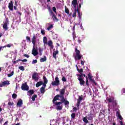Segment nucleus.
<instances>
[{
  "mask_svg": "<svg viewBox=\"0 0 125 125\" xmlns=\"http://www.w3.org/2000/svg\"><path fill=\"white\" fill-rule=\"evenodd\" d=\"M77 12L79 18L82 19V14H81V12H80V10L79 9V5L77 6Z\"/></svg>",
  "mask_w": 125,
  "mask_h": 125,
  "instance_id": "24",
  "label": "nucleus"
},
{
  "mask_svg": "<svg viewBox=\"0 0 125 125\" xmlns=\"http://www.w3.org/2000/svg\"><path fill=\"white\" fill-rule=\"evenodd\" d=\"M93 76H92L91 75H90V73H89L88 74V78L90 81V82H91V83H95V85H96V83L95 82V81H94V79H93L92 78Z\"/></svg>",
  "mask_w": 125,
  "mask_h": 125,
  "instance_id": "11",
  "label": "nucleus"
},
{
  "mask_svg": "<svg viewBox=\"0 0 125 125\" xmlns=\"http://www.w3.org/2000/svg\"><path fill=\"white\" fill-rule=\"evenodd\" d=\"M22 105H23V101H22V100H20L17 104V106L20 108L21 107H22Z\"/></svg>",
  "mask_w": 125,
  "mask_h": 125,
  "instance_id": "18",
  "label": "nucleus"
},
{
  "mask_svg": "<svg viewBox=\"0 0 125 125\" xmlns=\"http://www.w3.org/2000/svg\"><path fill=\"white\" fill-rule=\"evenodd\" d=\"M17 13L18 14H19V15H20V16H21V15H22V13H21V12H17Z\"/></svg>",
  "mask_w": 125,
  "mask_h": 125,
  "instance_id": "61",
  "label": "nucleus"
},
{
  "mask_svg": "<svg viewBox=\"0 0 125 125\" xmlns=\"http://www.w3.org/2000/svg\"><path fill=\"white\" fill-rule=\"evenodd\" d=\"M65 12L67 13V14H69L70 13V11H69V9L67 8V7L65 6Z\"/></svg>",
  "mask_w": 125,
  "mask_h": 125,
  "instance_id": "39",
  "label": "nucleus"
},
{
  "mask_svg": "<svg viewBox=\"0 0 125 125\" xmlns=\"http://www.w3.org/2000/svg\"><path fill=\"white\" fill-rule=\"evenodd\" d=\"M13 75H14V71H13L11 72L10 74H8L7 76H8V78H10V77H12V76H13Z\"/></svg>",
  "mask_w": 125,
  "mask_h": 125,
  "instance_id": "36",
  "label": "nucleus"
},
{
  "mask_svg": "<svg viewBox=\"0 0 125 125\" xmlns=\"http://www.w3.org/2000/svg\"><path fill=\"white\" fill-rule=\"evenodd\" d=\"M43 42L44 44H47V38H46V37H43Z\"/></svg>",
  "mask_w": 125,
  "mask_h": 125,
  "instance_id": "29",
  "label": "nucleus"
},
{
  "mask_svg": "<svg viewBox=\"0 0 125 125\" xmlns=\"http://www.w3.org/2000/svg\"><path fill=\"white\" fill-rule=\"evenodd\" d=\"M52 17L53 18V21H56V22L59 21V20H58V19H57V18L56 17V16H55V15L54 14H53V16Z\"/></svg>",
  "mask_w": 125,
  "mask_h": 125,
  "instance_id": "27",
  "label": "nucleus"
},
{
  "mask_svg": "<svg viewBox=\"0 0 125 125\" xmlns=\"http://www.w3.org/2000/svg\"><path fill=\"white\" fill-rule=\"evenodd\" d=\"M60 97V95L59 94H58V95H56L54 99H53V104H55H55L56 103V102H55L56 101H57V100H59V98Z\"/></svg>",
  "mask_w": 125,
  "mask_h": 125,
  "instance_id": "13",
  "label": "nucleus"
},
{
  "mask_svg": "<svg viewBox=\"0 0 125 125\" xmlns=\"http://www.w3.org/2000/svg\"><path fill=\"white\" fill-rule=\"evenodd\" d=\"M20 61H22V62H27V59H25L23 60H21Z\"/></svg>",
  "mask_w": 125,
  "mask_h": 125,
  "instance_id": "56",
  "label": "nucleus"
},
{
  "mask_svg": "<svg viewBox=\"0 0 125 125\" xmlns=\"http://www.w3.org/2000/svg\"><path fill=\"white\" fill-rule=\"evenodd\" d=\"M77 110H78V108H77V107H74L73 108V112H75V111H77Z\"/></svg>",
  "mask_w": 125,
  "mask_h": 125,
  "instance_id": "57",
  "label": "nucleus"
},
{
  "mask_svg": "<svg viewBox=\"0 0 125 125\" xmlns=\"http://www.w3.org/2000/svg\"><path fill=\"white\" fill-rule=\"evenodd\" d=\"M75 52L76 53V55L74 56L75 60H81L83 58V55L81 54V51L78 50V48H76Z\"/></svg>",
  "mask_w": 125,
  "mask_h": 125,
  "instance_id": "2",
  "label": "nucleus"
},
{
  "mask_svg": "<svg viewBox=\"0 0 125 125\" xmlns=\"http://www.w3.org/2000/svg\"><path fill=\"white\" fill-rule=\"evenodd\" d=\"M60 98H61V102H56L55 103V105L56 106V109L57 111H61V110H62V109L63 108V106L61 105V104H62V103H63V102H65V101H66V100H65L64 96L60 95Z\"/></svg>",
  "mask_w": 125,
  "mask_h": 125,
  "instance_id": "1",
  "label": "nucleus"
},
{
  "mask_svg": "<svg viewBox=\"0 0 125 125\" xmlns=\"http://www.w3.org/2000/svg\"><path fill=\"white\" fill-rule=\"evenodd\" d=\"M47 44H48V46H49L52 49L53 48V42H52V41H49Z\"/></svg>",
  "mask_w": 125,
  "mask_h": 125,
  "instance_id": "19",
  "label": "nucleus"
},
{
  "mask_svg": "<svg viewBox=\"0 0 125 125\" xmlns=\"http://www.w3.org/2000/svg\"><path fill=\"white\" fill-rule=\"evenodd\" d=\"M52 10L55 12V13H56V8L55 7H53L52 8Z\"/></svg>",
  "mask_w": 125,
  "mask_h": 125,
  "instance_id": "52",
  "label": "nucleus"
},
{
  "mask_svg": "<svg viewBox=\"0 0 125 125\" xmlns=\"http://www.w3.org/2000/svg\"><path fill=\"white\" fill-rule=\"evenodd\" d=\"M46 83H43L42 85H43L44 87H46Z\"/></svg>",
  "mask_w": 125,
  "mask_h": 125,
  "instance_id": "63",
  "label": "nucleus"
},
{
  "mask_svg": "<svg viewBox=\"0 0 125 125\" xmlns=\"http://www.w3.org/2000/svg\"><path fill=\"white\" fill-rule=\"evenodd\" d=\"M65 91H66V87H64L63 88L60 90V96H64V94H65Z\"/></svg>",
  "mask_w": 125,
  "mask_h": 125,
  "instance_id": "17",
  "label": "nucleus"
},
{
  "mask_svg": "<svg viewBox=\"0 0 125 125\" xmlns=\"http://www.w3.org/2000/svg\"><path fill=\"white\" fill-rule=\"evenodd\" d=\"M8 124V121H6L4 123V124H3V125H7V124Z\"/></svg>",
  "mask_w": 125,
  "mask_h": 125,
  "instance_id": "64",
  "label": "nucleus"
},
{
  "mask_svg": "<svg viewBox=\"0 0 125 125\" xmlns=\"http://www.w3.org/2000/svg\"><path fill=\"white\" fill-rule=\"evenodd\" d=\"M71 4L74 6L75 10L78 11V8H77V4H78V0H73Z\"/></svg>",
  "mask_w": 125,
  "mask_h": 125,
  "instance_id": "7",
  "label": "nucleus"
},
{
  "mask_svg": "<svg viewBox=\"0 0 125 125\" xmlns=\"http://www.w3.org/2000/svg\"><path fill=\"white\" fill-rule=\"evenodd\" d=\"M8 105H9V106H13V105H14V103L13 102H8Z\"/></svg>",
  "mask_w": 125,
  "mask_h": 125,
  "instance_id": "47",
  "label": "nucleus"
},
{
  "mask_svg": "<svg viewBox=\"0 0 125 125\" xmlns=\"http://www.w3.org/2000/svg\"><path fill=\"white\" fill-rule=\"evenodd\" d=\"M9 84H10V83H9V81H4V82L0 83V87H2L3 86H4L6 85H8Z\"/></svg>",
  "mask_w": 125,
  "mask_h": 125,
  "instance_id": "10",
  "label": "nucleus"
},
{
  "mask_svg": "<svg viewBox=\"0 0 125 125\" xmlns=\"http://www.w3.org/2000/svg\"><path fill=\"white\" fill-rule=\"evenodd\" d=\"M116 116L118 117L121 121L123 120V118L122 117V115H121V111L119 109L116 112Z\"/></svg>",
  "mask_w": 125,
  "mask_h": 125,
  "instance_id": "16",
  "label": "nucleus"
},
{
  "mask_svg": "<svg viewBox=\"0 0 125 125\" xmlns=\"http://www.w3.org/2000/svg\"><path fill=\"white\" fill-rule=\"evenodd\" d=\"M45 61H46V57L45 56L40 59V62H45Z\"/></svg>",
  "mask_w": 125,
  "mask_h": 125,
  "instance_id": "32",
  "label": "nucleus"
},
{
  "mask_svg": "<svg viewBox=\"0 0 125 125\" xmlns=\"http://www.w3.org/2000/svg\"><path fill=\"white\" fill-rule=\"evenodd\" d=\"M45 87L42 86L41 88H40V92L41 93H42V94H43V93H44V92H45Z\"/></svg>",
  "mask_w": 125,
  "mask_h": 125,
  "instance_id": "22",
  "label": "nucleus"
},
{
  "mask_svg": "<svg viewBox=\"0 0 125 125\" xmlns=\"http://www.w3.org/2000/svg\"><path fill=\"white\" fill-rule=\"evenodd\" d=\"M52 85L57 86L60 84V81L58 76H56L55 78V81L52 82L51 83Z\"/></svg>",
  "mask_w": 125,
  "mask_h": 125,
  "instance_id": "3",
  "label": "nucleus"
},
{
  "mask_svg": "<svg viewBox=\"0 0 125 125\" xmlns=\"http://www.w3.org/2000/svg\"><path fill=\"white\" fill-rule=\"evenodd\" d=\"M107 101H108L109 103H113V102L115 101V98L113 97H110L108 99H106Z\"/></svg>",
  "mask_w": 125,
  "mask_h": 125,
  "instance_id": "20",
  "label": "nucleus"
},
{
  "mask_svg": "<svg viewBox=\"0 0 125 125\" xmlns=\"http://www.w3.org/2000/svg\"><path fill=\"white\" fill-rule=\"evenodd\" d=\"M41 34H42L43 36L45 35V30L44 29H41Z\"/></svg>",
  "mask_w": 125,
  "mask_h": 125,
  "instance_id": "45",
  "label": "nucleus"
},
{
  "mask_svg": "<svg viewBox=\"0 0 125 125\" xmlns=\"http://www.w3.org/2000/svg\"><path fill=\"white\" fill-rule=\"evenodd\" d=\"M36 98H38V95H33L31 98V99L32 101H35Z\"/></svg>",
  "mask_w": 125,
  "mask_h": 125,
  "instance_id": "31",
  "label": "nucleus"
},
{
  "mask_svg": "<svg viewBox=\"0 0 125 125\" xmlns=\"http://www.w3.org/2000/svg\"><path fill=\"white\" fill-rule=\"evenodd\" d=\"M77 11L74 10V12L72 15V17H76L77 16Z\"/></svg>",
  "mask_w": 125,
  "mask_h": 125,
  "instance_id": "44",
  "label": "nucleus"
},
{
  "mask_svg": "<svg viewBox=\"0 0 125 125\" xmlns=\"http://www.w3.org/2000/svg\"><path fill=\"white\" fill-rule=\"evenodd\" d=\"M19 69L21 70V71H25V68H24V66H19Z\"/></svg>",
  "mask_w": 125,
  "mask_h": 125,
  "instance_id": "41",
  "label": "nucleus"
},
{
  "mask_svg": "<svg viewBox=\"0 0 125 125\" xmlns=\"http://www.w3.org/2000/svg\"><path fill=\"white\" fill-rule=\"evenodd\" d=\"M39 74L37 72H35L34 74H32V80H34V81H39Z\"/></svg>",
  "mask_w": 125,
  "mask_h": 125,
  "instance_id": "8",
  "label": "nucleus"
},
{
  "mask_svg": "<svg viewBox=\"0 0 125 125\" xmlns=\"http://www.w3.org/2000/svg\"><path fill=\"white\" fill-rule=\"evenodd\" d=\"M43 80L44 83H47L48 81L47 80V79L46 78V77H45V76H43Z\"/></svg>",
  "mask_w": 125,
  "mask_h": 125,
  "instance_id": "30",
  "label": "nucleus"
},
{
  "mask_svg": "<svg viewBox=\"0 0 125 125\" xmlns=\"http://www.w3.org/2000/svg\"><path fill=\"white\" fill-rule=\"evenodd\" d=\"M83 4V1H82L81 3H79V6H78V8L79 7L80 9H81V7H82V5Z\"/></svg>",
  "mask_w": 125,
  "mask_h": 125,
  "instance_id": "48",
  "label": "nucleus"
},
{
  "mask_svg": "<svg viewBox=\"0 0 125 125\" xmlns=\"http://www.w3.org/2000/svg\"><path fill=\"white\" fill-rule=\"evenodd\" d=\"M77 67V70L78 71V72H79V73L81 74H83V68L81 69H79V67H78V65H76Z\"/></svg>",
  "mask_w": 125,
  "mask_h": 125,
  "instance_id": "25",
  "label": "nucleus"
},
{
  "mask_svg": "<svg viewBox=\"0 0 125 125\" xmlns=\"http://www.w3.org/2000/svg\"><path fill=\"white\" fill-rule=\"evenodd\" d=\"M26 40L27 42H31L32 41H31V38L29 36H26Z\"/></svg>",
  "mask_w": 125,
  "mask_h": 125,
  "instance_id": "35",
  "label": "nucleus"
},
{
  "mask_svg": "<svg viewBox=\"0 0 125 125\" xmlns=\"http://www.w3.org/2000/svg\"><path fill=\"white\" fill-rule=\"evenodd\" d=\"M8 18H6L5 21L3 25V29H4V30L5 31H7V30H8V27H7V25H8Z\"/></svg>",
  "mask_w": 125,
  "mask_h": 125,
  "instance_id": "5",
  "label": "nucleus"
},
{
  "mask_svg": "<svg viewBox=\"0 0 125 125\" xmlns=\"http://www.w3.org/2000/svg\"><path fill=\"white\" fill-rule=\"evenodd\" d=\"M12 98H13V99H16V98H17V94L15 93L13 94L12 95Z\"/></svg>",
  "mask_w": 125,
  "mask_h": 125,
  "instance_id": "40",
  "label": "nucleus"
},
{
  "mask_svg": "<svg viewBox=\"0 0 125 125\" xmlns=\"http://www.w3.org/2000/svg\"><path fill=\"white\" fill-rule=\"evenodd\" d=\"M4 47H6V46H0V50H1V49H2V48H4Z\"/></svg>",
  "mask_w": 125,
  "mask_h": 125,
  "instance_id": "55",
  "label": "nucleus"
},
{
  "mask_svg": "<svg viewBox=\"0 0 125 125\" xmlns=\"http://www.w3.org/2000/svg\"><path fill=\"white\" fill-rule=\"evenodd\" d=\"M42 84H43L42 81H40L36 84V87H39V86H41V85H42Z\"/></svg>",
  "mask_w": 125,
  "mask_h": 125,
  "instance_id": "23",
  "label": "nucleus"
},
{
  "mask_svg": "<svg viewBox=\"0 0 125 125\" xmlns=\"http://www.w3.org/2000/svg\"><path fill=\"white\" fill-rule=\"evenodd\" d=\"M81 64L83 66L84 65V62L83 61H81Z\"/></svg>",
  "mask_w": 125,
  "mask_h": 125,
  "instance_id": "60",
  "label": "nucleus"
},
{
  "mask_svg": "<svg viewBox=\"0 0 125 125\" xmlns=\"http://www.w3.org/2000/svg\"><path fill=\"white\" fill-rule=\"evenodd\" d=\"M36 63H38V60H34L32 61V64H36Z\"/></svg>",
  "mask_w": 125,
  "mask_h": 125,
  "instance_id": "49",
  "label": "nucleus"
},
{
  "mask_svg": "<svg viewBox=\"0 0 125 125\" xmlns=\"http://www.w3.org/2000/svg\"><path fill=\"white\" fill-rule=\"evenodd\" d=\"M76 76L77 77H78V78H83V77H84V78H85V74L82 73H81V74H76Z\"/></svg>",
  "mask_w": 125,
  "mask_h": 125,
  "instance_id": "26",
  "label": "nucleus"
},
{
  "mask_svg": "<svg viewBox=\"0 0 125 125\" xmlns=\"http://www.w3.org/2000/svg\"><path fill=\"white\" fill-rule=\"evenodd\" d=\"M28 93L30 94V95H33L34 93V89H31L29 91H28Z\"/></svg>",
  "mask_w": 125,
  "mask_h": 125,
  "instance_id": "34",
  "label": "nucleus"
},
{
  "mask_svg": "<svg viewBox=\"0 0 125 125\" xmlns=\"http://www.w3.org/2000/svg\"><path fill=\"white\" fill-rule=\"evenodd\" d=\"M21 88L22 90L28 91L30 87H29V86H28L27 83H25L21 84Z\"/></svg>",
  "mask_w": 125,
  "mask_h": 125,
  "instance_id": "4",
  "label": "nucleus"
},
{
  "mask_svg": "<svg viewBox=\"0 0 125 125\" xmlns=\"http://www.w3.org/2000/svg\"><path fill=\"white\" fill-rule=\"evenodd\" d=\"M112 105L113 107H116L117 106V101L114 100V102L112 103Z\"/></svg>",
  "mask_w": 125,
  "mask_h": 125,
  "instance_id": "42",
  "label": "nucleus"
},
{
  "mask_svg": "<svg viewBox=\"0 0 125 125\" xmlns=\"http://www.w3.org/2000/svg\"><path fill=\"white\" fill-rule=\"evenodd\" d=\"M78 42L79 43H82V40H81L80 38L78 39Z\"/></svg>",
  "mask_w": 125,
  "mask_h": 125,
  "instance_id": "59",
  "label": "nucleus"
},
{
  "mask_svg": "<svg viewBox=\"0 0 125 125\" xmlns=\"http://www.w3.org/2000/svg\"><path fill=\"white\" fill-rule=\"evenodd\" d=\"M21 61V59H19L17 61H12V62L14 64H16V63H18V62H19V61Z\"/></svg>",
  "mask_w": 125,
  "mask_h": 125,
  "instance_id": "43",
  "label": "nucleus"
},
{
  "mask_svg": "<svg viewBox=\"0 0 125 125\" xmlns=\"http://www.w3.org/2000/svg\"><path fill=\"white\" fill-rule=\"evenodd\" d=\"M122 91L123 93H125V88L122 89Z\"/></svg>",
  "mask_w": 125,
  "mask_h": 125,
  "instance_id": "62",
  "label": "nucleus"
},
{
  "mask_svg": "<svg viewBox=\"0 0 125 125\" xmlns=\"http://www.w3.org/2000/svg\"><path fill=\"white\" fill-rule=\"evenodd\" d=\"M23 56H24V57H26V58H29V57H30V56L27 54L23 55Z\"/></svg>",
  "mask_w": 125,
  "mask_h": 125,
  "instance_id": "54",
  "label": "nucleus"
},
{
  "mask_svg": "<svg viewBox=\"0 0 125 125\" xmlns=\"http://www.w3.org/2000/svg\"><path fill=\"white\" fill-rule=\"evenodd\" d=\"M39 55H40V56H42V51H43V48L39 47Z\"/></svg>",
  "mask_w": 125,
  "mask_h": 125,
  "instance_id": "28",
  "label": "nucleus"
},
{
  "mask_svg": "<svg viewBox=\"0 0 125 125\" xmlns=\"http://www.w3.org/2000/svg\"><path fill=\"white\" fill-rule=\"evenodd\" d=\"M52 28H53V24H51L47 27V30H48V31H50V30H51Z\"/></svg>",
  "mask_w": 125,
  "mask_h": 125,
  "instance_id": "38",
  "label": "nucleus"
},
{
  "mask_svg": "<svg viewBox=\"0 0 125 125\" xmlns=\"http://www.w3.org/2000/svg\"><path fill=\"white\" fill-rule=\"evenodd\" d=\"M78 80L80 82V85H84L85 82L83 81V78H81L80 77H78Z\"/></svg>",
  "mask_w": 125,
  "mask_h": 125,
  "instance_id": "14",
  "label": "nucleus"
},
{
  "mask_svg": "<svg viewBox=\"0 0 125 125\" xmlns=\"http://www.w3.org/2000/svg\"><path fill=\"white\" fill-rule=\"evenodd\" d=\"M71 118L72 119H75L76 118V113H73L71 114Z\"/></svg>",
  "mask_w": 125,
  "mask_h": 125,
  "instance_id": "46",
  "label": "nucleus"
},
{
  "mask_svg": "<svg viewBox=\"0 0 125 125\" xmlns=\"http://www.w3.org/2000/svg\"><path fill=\"white\" fill-rule=\"evenodd\" d=\"M83 96H79V99H77V103L76 104V106L78 107V109H79V107H80V104H81V102L83 100Z\"/></svg>",
  "mask_w": 125,
  "mask_h": 125,
  "instance_id": "6",
  "label": "nucleus"
},
{
  "mask_svg": "<svg viewBox=\"0 0 125 125\" xmlns=\"http://www.w3.org/2000/svg\"><path fill=\"white\" fill-rule=\"evenodd\" d=\"M6 46V47H11V45L8 44L6 45H5Z\"/></svg>",
  "mask_w": 125,
  "mask_h": 125,
  "instance_id": "58",
  "label": "nucleus"
},
{
  "mask_svg": "<svg viewBox=\"0 0 125 125\" xmlns=\"http://www.w3.org/2000/svg\"><path fill=\"white\" fill-rule=\"evenodd\" d=\"M32 54L34 55V56H37L38 54H39V52H38V50L35 48V46H33V49L32 51Z\"/></svg>",
  "mask_w": 125,
  "mask_h": 125,
  "instance_id": "9",
  "label": "nucleus"
},
{
  "mask_svg": "<svg viewBox=\"0 0 125 125\" xmlns=\"http://www.w3.org/2000/svg\"><path fill=\"white\" fill-rule=\"evenodd\" d=\"M8 8L11 11H13V1L12 0L9 3Z\"/></svg>",
  "mask_w": 125,
  "mask_h": 125,
  "instance_id": "15",
  "label": "nucleus"
},
{
  "mask_svg": "<svg viewBox=\"0 0 125 125\" xmlns=\"http://www.w3.org/2000/svg\"><path fill=\"white\" fill-rule=\"evenodd\" d=\"M68 104H69V101H64V105H65V106H67V105H68Z\"/></svg>",
  "mask_w": 125,
  "mask_h": 125,
  "instance_id": "51",
  "label": "nucleus"
},
{
  "mask_svg": "<svg viewBox=\"0 0 125 125\" xmlns=\"http://www.w3.org/2000/svg\"><path fill=\"white\" fill-rule=\"evenodd\" d=\"M37 38H38L37 35L33 34V37L32 38V42L34 46L36 45V42H37Z\"/></svg>",
  "mask_w": 125,
  "mask_h": 125,
  "instance_id": "12",
  "label": "nucleus"
},
{
  "mask_svg": "<svg viewBox=\"0 0 125 125\" xmlns=\"http://www.w3.org/2000/svg\"><path fill=\"white\" fill-rule=\"evenodd\" d=\"M59 54V51L58 50H56L53 52V57L55 58V59H56V55Z\"/></svg>",
  "mask_w": 125,
  "mask_h": 125,
  "instance_id": "21",
  "label": "nucleus"
},
{
  "mask_svg": "<svg viewBox=\"0 0 125 125\" xmlns=\"http://www.w3.org/2000/svg\"><path fill=\"white\" fill-rule=\"evenodd\" d=\"M83 121L85 124H88V120H87V118L86 117H83Z\"/></svg>",
  "mask_w": 125,
  "mask_h": 125,
  "instance_id": "33",
  "label": "nucleus"
},
{
  "mask_svg": "<svg viewBox=\"0 0 125 125\" xmlns=\"http://www.w3.org/2000/svg\"><path fill=\"white\" fill-rule=\"evenodd\" d=\"M72 37L73 41H75V40H76V32L75 31H73L72 33Z\"/></svg>",
  "mask_w": 125,
  "mask_h": 125,
  "instance_id": "37",
  "label": "nucleus"
},
{
  "mask_svg": "<svg viewBox=\"0 0 125 125\" xmlns=\"http://www.w3.org/2000/svg\"><path fill=\"white\" fill-rule=\"evenodd\" d=\"M85 84L87 85V86L89 85V84H88V80H86Z\"/></svg>",
  "mask_w": 125,
  "mask_h": 125,
  "instance_id": "53",
  "label": "nucleus"
},
{
  "mask_svg": "<svg viewBox=\"0 0 125 125\" xmlns=\"http://www.w3.org/2000/svg\"><path fill=\"white\" fill-rule=\"evenodd\" d=\"M62 82H66V78L64 76L62 77Z\"/></svg>",
  "mask_w": 125,
  "mask_h": 125,
  "instance_id": "50",
  "label": "nucleus"
}]
</instances>
